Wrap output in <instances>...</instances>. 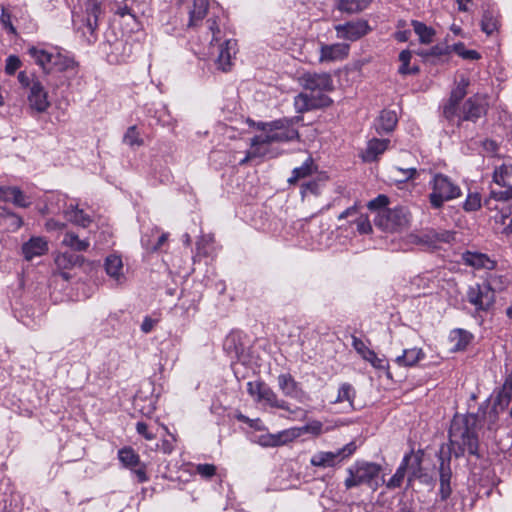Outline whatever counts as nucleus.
<instances>
[{
  "label": "nucleus",
  "mask_w": 512,
  "mask_h": 512,
  "mask_svg": "<svg viewBox=\"0 0 512 512\" xmlns=\"http://www.w3.org/2000/svg\"><path fill=\"white\" fill-rule=\"evenodd\" d=\"M256 126L261 133L251 139L250 149L245 159L241 161L242 164L248 159L256 157L275 158L282 153L275 146L276 144L300 140L299 132L294 127L292 119L284 118L271 122H258Z\"/></svg>",
  "instance_id": "1"
},
{
  "label": "nucleus",
  "mask_w": 512,
  "mask_h": 512,
  "mask_svg": "<svg viewBox=\"0 0 512 512\" xmlns=\"http://www.w3.org/2000/svg\"><path fill=\"white\" fill-rule=\"evenodd\" d=\"M469 85L470 79L466 75H457L455 87L452 89L449 99L443 105V115L449 122L457 125L464 121L476 122L485 115L486 106L480 96L474 95L462 103Z\"/></svg>",
  "instance_id": "2"
},
{
  "label": "nucleus",
  "mask_w": 512,
  "mask_h": 512,
  "mask_svg": "<svg viewBox=\"0 0 512 512\" xmlns=\"http://www.w3.org/2000/svg\"><path fill=\"white\" fill-rule=\"evenodd\" d=\"M300 85L311 92L300 93L294 98V107L298 113L329 106L331 98L325 95L334 89L333 80L329 73H304L299 78Z\"/></svg>",
  "instance_id": "3"
},
{
  "label": "nucleus",
  "mask_w": 512,
  "mask_h": 512,
  "mask_svg": "<svg viewBox=\"0 0 512 512\" xmlns=\"http://www.w3.org/2000/svg\"><path fill=\"white\" fill-rule=\"evenodd\" d=\"M450 453L456 458L466 452L476 455L478 450V437L468 419L454 418L449 429Z\"/></svg>",
  "instance_id": "4"
},
{
  "label": "nucleus",
  "mask_w": 512,
  "mask_h": 512,
  "mask_svg": "<svg viewBox=\"0 0 512 512\" xmlns=\"http://www.w3.org/2000/svg\"><path fill=\"white\" fill-rule=\"evenodd\" d=\"M224 12L219 4L215 1L210 2L209 0H194L193 7L189 12V22L187 26L194 28L208 16L206 21L208 31L213 35V41L221 40V24L220 18Z\"/></svg>",
  "instance_id": "5"
},
{
  "label": "nucleus",
  "mask_w": 512,
  "mask_h": 512,
  "mask_svg": "<svg viewBox=\"0 0 512 512\" xmlns=\"http://www.w3.org/2000/svg\"><path fill=\"white\" fill-rule=\"evenodd\" d=\"M102 14V0H86L84 14L73 18L76 31L89 45L98 40V20Z\"/></svg>",
  "instance_id": "6"
},
{
  "label": "nucleus",
  "mask_w": 512,
  "mask_h": 512,
  "mask_svg": "<svg viewBox=\"0 0 512 512\" xmlns=\"http://www.w3.org/2000/svg\"><path fill=\"white\" fill-rule=\"evenodd\" d=\"M431 192L428 196L433 209H441L445 202L459 198L462 195L460 186L449 176L435 173L429 181Z\"/></svg>",
  "instance_id": "7"
},
{
  "label": "nucleus",
  "mask_w": 512,
  "mask_h": 512,
  "mask_svg": "<svg viewBox=\"0 0 512 512\" xmlns=\"http://www.w3.org/2000/svg\"><path fill=\"white\" fill-rule=\"evenodd\" d=\"M382 468L379 464L367 461H356L347 468V474L344 481L346 489H352L360 485L373 486L377 485Z\"/></svg>",
  "instance_id": "8"
},
{
  "label": "nucleus",
  "mask_w": 512,
  "mask_h": 512,
  "mask_svg": "<svg viewBox=\"0 0 512 512\" xmlns=\"http://www.w3.org/2000/svg\"><path fill=\"white\" fill-rule=\"evenodd\" d=\"M410 218V212L406 207L396 206L379 211L375 224L384 231L394 232L407 228Z\"/></svg>",
  "instance_id": "9"
},
{
  "label": "nucleus",
  "mask_w": 512,
  "mask_h": 512,
  "mask_svg": "<svg viewBox=\"0 0 512 512\" xmlns=\"http://www.w3.org/2000/svg\"><path fill=\"white\" fill-rule=\"evenodd\" d=\"M467 301L474 306L476 312H488L495 303V290L488 282L469 286L466 292Z\"/></svg>",
  "instance_id": "10"
},
{
  "label": "nucleus",
  "mask_w": 512,
  "mask_h": 512,
  "mask_svg": "<svg viewBox=\"0 0 512 512\" xmlns=\"http://www.w3.org/2000/svg\"><path fill=\"white\" fill-rule=\"evenodd\" d=\"M221 40L213 41L211 35L210 46L212 53H217L216 64L218 69L227 72L232 66V57L237 52V42L232 38H227L225 32L221 29Z\"/></svg>",
  "instance_id": "11"
},
{
  "label": "nucleus",
  "mask_w": 512,
  "mask_h": 512,
  "mask_svg": "<svg viewBox=\"0 0 512 512\" xmlns=\"http://www.w3.org/2000/svg\"><path fill=\"white\" fill-rule=\"evenodd\" d=\"M356 448L355 442H350L336 451H319L311 457L310 464L319 468L335 467L349 458L356 451Z\"/></svg>",
  "instance_id": "12"
},
{
  "label": "nucleus",
  "mask_w": 512,
  "mask_h": 512,
  "mask_svg": "<svg viewBox=\"0 0 512 512\" xmlns=\"http://www.w3.org/2000/svg\"><path fill=\"white\" fill-rule=\"evenodd\" d=\"M118 459L126 469H129L136 477L139 483L149 480L147 475V465L140 460V456L131 447H124L118 451Z\"/></svg>",
  "instance_id": "13"
},
{
  "label": "nucleus",
  "mask_w": 512,
  "mask_h": 512,
  "mask_svg": "<svg viewBox=\"0 0 512 512\" xmlns=\"http://www.w3.org/2000/svg\"><path fill=\"white\" fill-rule=\"evenodd\" d=\"M28 107L32 112L44 113L50 107L48 92L39 79H35L27 94Z\"/></svg>",
  "instance_id": "14"
},
{
  "label": "nucleus",
  "mask_w": 512,
  "mask_h": 512,
  "mask_svg": "<svg viewBox=\"0 0 512 512\" xmlns=\"http://www.w3.org/2000/svg\"><path fill=\"white\" fill-rule=\"evenodd\" d=\"M334 28L337 38L349 41H356L367 35L371 30L366 20L349 21L338 24Z\"/></svg>",
  "instance_id": "15"
},
{
  "label": "nucleus",
  "mask_w": 512,
  "mask_h": 512,
  "mask_svg": "<svg viewBox=\"0 0 512 512\" xmlns=\"http://www.w3.org/2000/svg\"><path fill=\"white\" fill-rule=\"evenodd\" d=\"M421 459L417 455H414L413 451L406 454L402 459L401 464L397 468L395 474L387 482L389 489H395L402 485L407 469L412 471V475L416 476L417 470L420 467Z\"/></svg>",
  "instance_id": "16"
},
{
  "label": "nucleus",
  "mask_w": 512,
  "mask_h": 512,
  "mask_svg": "<svg viewBox=\"0 0 512 512\" xmlns=\"http://www.w3.org/2000/svg\"><path fill=\"white\" fill-rule=\"evenodd\" d=\"M257 402H265L271 407L285 410L293 415V417H290L291 419H304L306 417V412L303 409L300 407L291 408L288 402L279 399L276 393L267 385L264 387Z\"/></svg>",
  "instance_id": "17"
},
{
  "label": "nucleus",
  "mask_w": 512,
  "mask_h": 512,
  "mask_svg": "<svg viewBox=\"0 0 512 512\" xmlns=\"http://www.w3.org/2000/svg\"><path fill=\"white\" fill-rule=\"evenodd\" d=\"M277 382L278 387L284 396L294 399L299 403H303L308 399L307 393L290 374H280L277 378Z\"/></svg>",
  "instance_id": "18"
},
{
  "label": "nucleus",
  "mask_w": 512,
  "mask_h": 512,
  "mask_svg": "<svg viewBox=\"0 0 512 512\" xmlns=\"http://www.w3.org/2000/svg\"><path fill=\"white\" fill-rule=\"evenodd\" d=\"M350 45L346 43L324 44L320 43L319 62L341 61L348 57Z\"/></svg>",
  "instance_id": "19"
},
{
  "label": "nucleus",
  "mask_w": 512,
  "mask_h": 512,
  "mask_svg": "<svg viewBox=\"0 0 512 512\" xmlns=\"http://www.w3.org/2000/svg\"><path fill=\"white\" fill-rule=\"evenodd\" d=\"M82 262V256L70 252L59 253L54 259L56 273H58L64 280L68 281L71 278L69 271L74 267L81 265Z\"/></svg>",
  "instance_id": "20"
},
{
  "label": "nucleus",
  "mask_w": 512,
  "mask_h": 512,
  "mask_svg": "<svg viewBox=\"0 0 512 512\" xmlns=\"http://www.w3.org/2000/svg\"><path fill=\"white\" fill-rule=\"evenodd\" d=\"M352 346L357 353L360 354L364 360L368 361L374 368L386 369L388 367L385 360L379 358L377 354L373 350L369 349L361 339L354 336L352 338Z\"/></svg>",
  "instance_id": "21"
},
{
  "label": "nucleus",
  "mask_w": 512,
  "mask_h": 512,
  "mask_svg": "<svg viewBox=\"0 0 512 512\" xmlns=\"http://www.w3.org/2000/svg\"><path fill=\"white\" fill-rule=\"evenodd\" d=\"M356 391L349 383H342L338 389L337 397L332 404H344L342 412H350L354 410V399Z\"/></svg>",
  "instance_id": "22"
},
{
  "label": "nucleus",
  "mask_w": 512,
  "mask_h": 512,
  "mask_svg": "<svg viewBox=\"0 0 512 512\" xmlns=\"http://www.w3.org/2000/svg\"><path fill=\"white\" fill-rule=\"evenodd\" d=\"M48 250L47 241L42 237H33L22 246L26 260L45 254Z\"/></svg>",
  "instance_id": "23"
},
{
  "label": "nucleus",
  "mask_w": 512,
  "mask_h": 512,
  "mask_svg": "<svg viewBox=\"0 0 512 512\" xmlns=\"http://www.w3.org/2000/svg\"><path fill=\"white\" fill-rule=\"evenodd\" d=\"M28 54L44 71L52 70V63L55 53L49 52L43 48L31 46L28 48Z\"/></svg>",
  "instance_id": "24"
},
{
  "label": "nucleus",
  "mask_w": 512,
  "mask_h": 512,
  "mask_svg": "<svg viewBox=\"0 0 512 512\" xmlns=\"http://www.w3.org/2000/svg\"><path fill=\"white\" fill-rule=\"evenodd\" d=\"M398 122L397 114L392 110H383L375 122L378 134L389 133L394 130Z\"/></svg>",
  "instance_id": "25"
},
{
  "label": "nucleus",
  "mask_w": 512,
  "mask_h": 512,
  "mask_svg": "<svg viewBox=\"0 0 512 512\" xmlns=\"http://www.w3.org/2000/svg\"><path fill=\"white\" fill-rule=\"evenodd\" d=\"M389 143L390 141L388 139L374 138L370 140L364 152L363 159L367 162L375 161L387 150Z\"/></svg>",
  "instance_id": "26"
},
{
  "label": "nucleus",
  "mask_w": 512,
  "mask_h": 512,
  "mask_svg": "<svg viewBox=\"0 0 512 512\" xmlns=\"http://www.w3.org/2000/svg\"><path fill=\"white\" fill-rule=\"evenodd\" d=\"M371 0H337L336 8L342 13L358 14L366 10Z\"/></svg>",
  "instance_id": "27"
},
{
  "label": "nucleus",
  "mask_w": 512,
  "mask_h": 512,
  "mask_svg": "<svg viewBox=\"0 0 512 512\" xmlns=\"http://www.w3.org/2000/svg\"><path fill=\"white\" fill-rule=\"evenodd\" d=\"M425 353L421 348L405 349L402 355L396 357L395 362L401 367H411L424 359Z\"/></svg>",
  "instance_id": "28"
},
{
  "label": "nucleus",
  "mask_w": 512,
  "mask_h": 512,
  "mask_svg": "<svg viewBox=\"0 0 512 512\" xmlns=\"http://www.w3.org/2000/svg\"><path fill=\"white\" fill-rule=\"evenodd\" d=\"M66 219L77 225L81 226L83 228H86L90 225L92 222V218L90 215L84 212V210L79 209L78 206H70L65 212Z\"/></svg>",
  "instance_id": "29"
},
{
  "label": "nucleus",
  "mask_w": 512,
  "mask_h": 512,
  "mask_svg": "<svg viewBox=\"0 0 512 512\" xmlns=\"http://www.w3.org/2000/svg\"><path fill=\"white\" fill-rule=\"evenodd\" d=\"M105 270L110 277L119 282L123 278V262L121 257L114 254L109 255L105 259Z\"/></svg>",
  "instance_id": "30"
},
{
  "label": "nucleus",
  "mask_w": 512,
  "mask_h": 512,
  "mask_svg": "<svg viewBox=\"0 0 512 512\" xmlns=\"http://www.w3.org/2000/svg\"><path fill=\"white\" fill-rule=\"evenodd\" d=\"M77 62L70 56L56 52L53 58L52 69L59 72H76Z\"/></svg>",
  "instance_id": "31"
},
{
  "label": "nucleus",
  "mask_w": 512,
  "mask_h": 512,
  "mask_svg": "<svg viewBox=\"0 0 512 512\" xmlns=\"http://www.w3.org/2000/svg\"><path fill=\"white\" fill-rule=\"evenodd\" d=\"M62 244L78 252H84L90 246V242L87 239H80L79 236L73 232L65 233Z\"/></svg>",
  "instance_id": "32"
},
{
  "label": "nucleus",
  "mask_w": 512,
  "mask_h": 512,
  "mask_svg": "<svg viewBox=\"0 0 512 512\" xmlns=\"http://www.w3.org/2000/svg\"><path fill=\"white\" fill-rule=\"evenodd\" d=\"M512 176V164L503 163L496 167L493 172V182L500 187H508L509 179Z\"/></svg>",
  "instance_id": "33"
},
{
  "label": "nucleus",
  "mask_w": 512,
  "mask_h": 512,
  "mask_svg": "<svg viewBox=\"0 0 512 512\" xmlns=\"http://www.w3.org/2000/svg\"><path fill=\"white\" fill-rule=\"evenodd\" d=\"M471 340V334L463 329H455L450 333V341L453 343V350L459 351L466 348Z\"/></svg>",
  "instance_id": "34"
},
{
  "label": "nucleus",
  "mask_w": 512,
  "mask_h": 512,
  "mask_svg": "<svg viewBox=\"0 0 512 512\" xmlns=\"http://www.w3.org/2000/svg\"><path fill=\"white\" fill-rule=\"evenodd\" d=\"M412 26L414 29V32L418 35L419 40L422 44H430L433 42V38L435 35V31L433 28L428 27L424 23L413 20Z\"/></svg>",
  "instance_id": "35"
},
{
  "label": "nucleus",
  "mask_w": 512,
  "mask_h": 512,
  "mask_svg": "<svg viewBox=\"0 0 512 512\" xmlns=\"http://www.w3.org/2000/svg\"><path fill=\"white\" fill-rule=\"evenodd\" d=\"M314 162L312 157H308L302 166L294 168L292 171V176L288 179V182L293 184L298 180L308 177L313 173Z\"/></svg>",
  "instance_id": "36"
},
{
  "label": "nucleus",
  "mask_w": 512,
  "mask_h": 512,
  "mask_svg": "<svg viewBox=\"0 0 512 512\" xmlns=\"http://www.w3.org/2000/svg\"><path fill=\"white\" fill-rule=\"evenodd\" d=\"M299 437V430L295 427L285 429L274 434L275 447L286 445Z\"/></svg>",
  "instance_id": "37"
},
{
  "label": "nucleus",
  "mask_w": 512,
  "mask_h": 512,
  "mask_svg": "<svg viewBox=\"0 0 512 512\" xmlns=\"http://www.w3.org/2000/svg\"><path fill=\"white\" fill-rule=\"evenodd\" d=\"M512 387L504 385L503 388L499 391L498 395L494 401V409L504 410L510 403L511 400Z\"/></svg>",
  "instance_id": "38"
},
{
  "label": "nucleus",
  "mask_w": 512,
  "mask_h": 512,
  "mask_svg": "<svg viewBox=\"0 0 512 512\" xmlns=\"http://www.w3.org/2000/svg\"><path fill=\"white\" fill-rule=\"evenodd\" d=\"M466 262L475 268H493V262L484 254L470 253Z\"/></svg>",
  "instance_id": "39"
},
{
  "label": "nucleus",
  "mask_w": 512,
  "mask_h": 512,
  "mask_svg": "<svg viewBox=\"0 0 512 512\" xmlns=\"http://www.w3.org/2000/svg\"><path fill=\"white\" fill-rule=\"evenodd\" d=\"M481 208V195L478 192L468 193L463 203V209L466 212H474Z\"/></svg>",
  "instance_id": "40"
},
{
  "label": "nucleus",
  "mask_w": 512,
  "mask_h": 512,
  "mask_svg": "<svg viewBox=\"0 0 512 512\" xmlns=\"http://www.w3.org/2000/svg\"><path fill=\"white\" fill-rule=\"evenodd\" d=\"M295 429L299 430V437L305 433L319 436L323 433V424L318 420H313L302 427H295Z\"/></svg>",
  "instance_id": "41"
},
{
  "label": "nucleus",
  "mask_w": 512,
  "mask_h": 512,
  "mask_svg": "<svg viewBox=\"0 0 512 512\" xmlns=\"http://www.w3.org/2000/svg\"><path fill=\"white\" fill-rule=\"evenodd\" d=\"M411 52L409 50H403L399 54V60L401 62V66L399 67L400 74H412L418 72V68H410V60H411Z\"/></svg>",
  "instance_id": "42"
},
{
  "label": "nucleus",
  "mask_w": 512,
  "mask_h": 512,
  "mask_svg": "<svg viewBox=\"0 0 512 512\" xmlns=\"http://www.w3.org/2000/svg\"><path fill=\"white\" fill-rule=\"evenodd\" d=\"M124 142L129 146H141L143 145V140L140 137L139 132L137 131L136 126H131L127 129L124 138Z\"/></svg>",
  "instance_id": "43"
},
{
  "label": "nucleus",
  "mask_w": 512,
  "mask_h": 512,
  "mask_svg": "<svg viewBox=\"0 0 512 512\" xmlns=\"http://www.w3.org/2000/svg\"><path fill=\"white\" fill-rule=\"evenodd\" d=\"M453 49L460 57L466 60H478L481 58V55L476 50L466 49L463 43L454 44Z\"/></svg>",
  "instance_id": "44"
},
{
  "label": "nucleus",
  "mask_w": 512,
  "mask_h": 512,
  "mask_svg": "<svg viewBox=\"0 0 512 512\" xmlns=\"http://www.w3.org/2000/svg\"><path fill=\"white\" fill-rule=\"evenodd\" d=\"M482 31L487 35H491L497 30V20L489 12H485L481 21Z\"/></svg>",
  "instance_id": "45"
},
{
  "label": "nucleus",
  "mask_w": 512,
  "mask_h": 512,
  "mask_svg": "<svg viewBox=\"0 0 512 512\" xmlns=\"http://www.w3.org/2000/svg\"><path fill=\"white\" fill-rule=\"evenodd\" d=\"M440 484H450L451 479V470L449 467L450 458L448 457L447 463L445 462V459L440 456Z\"/></svg>",
  "instance_id": "46"
},
{
  "label": "nucleus",
  "mask_w": 512,
  "mask_h": 512,
  "mask_svg": "<svg viewBox=\"0 0 512 512\" xmlns=\"http://www.w3.org/2000/svg\"><path fill=\"white\" fill-rule=\"evenodd\" d=\"M388 204H389V198L384 194H380L376 198L369 201L367 204V207H368V209H370L372 211L373 210L381 211L383 209H387L386 206Z\"/></svg>",
  "instance_id": "47"
},
{
  "label": "nucleus",
  "mask_w": 512,
  "mask_h": 512,
  "mask_svg": "<svg viewBox=\"0 0 512 512\" xmlns=\"http://www.w3.org/2000/svg\"><path fill=\"white\" fill-rule=\"evenodd\" d=\"M356 229L360 234H369L372 232V226L367 215H360L355 220Z\"/></svg>",
  "instance_id": "48"
},
{
  "label": "nucleus",
  "mask_w": 512,
  "mask_h": 512,
  "mask_svg": "<svg viewBox=\"0 0 512 512\" xmlns=\"http://www.w3.org/2000/svg\"><path fill=\"white\" fill-rule=\"evenodd\" d=\"M21 67V60L16 55H10L6 59L5 73L14 75L15 72Z\"/></svg>",
  "instance_id": "49"
},
{
  "label": "nucleus",
  "mask_w": 512,
  "mask_h": 512,
  "mask_svg": "<svg viewBox=\"0 0 512 512\" xmlns=\"http://www.w3.org/2000/svg\"><path fill=\"white\" fill-rule=\"evenodd\" d=\"M0 22L9 33L16 34V28L12 24L11 14L5 7H1Z\"/></svg>",
  "instance_id": "50"
},
{
  "label": "nucleus",
  "mask_w": 512,
  "mask_h": 512,
  "mask_svg": "<svg viewBox=\"0 0 512 512\" xmlns=\"http://www.w3.org/2000/svg\"><path fill=\"white\" fill-rule=\"evenodd\" d=\"M265 386H266V384L263 382L250 381L247 383V391H248L249 395H251L256 401H258Z\"/></svg>",
  "instance_id": "51"
},
{
  "label": "nucleus",
  "mask_w": 512,
  "mask_h": 512,
  "mask_svg": "<svg viewBox=\"0 0 512 512\" xmlns=\"http://www.w3.org/2000/svg\"><path fill=\"white\" fill-rule=\"evenodd\" d=\"M12 203L18 207L26 208L31 202L28 197L17 187L12 197Z\"/></svg>",
  "instance_id": "52"
},
{
  "label": "nucleus",
  "mask_w": 512,
  "mask_h": 512,
  "mask_svg": "<svg viewBox=\"0 0 512 512\" xmlns=\"http://www.w3.org/2000/svg\"><path fill=\"white\" fill-rule=\"evenodd\" d=\"M196 472L204 478H211L216 473V466L213 464H198L196 466Z\"/></svg>",
  "instance_id": "53"
},
{
  "label": "nucleus",
  "mask_w": 512,
  "mask_h": 512,
  "mask_svg": "<svg viewBox=\"0 0 512 512\" xmlns=\"http://www.w3.org/2000/svg\"><path fill=\"white\" fill-rule=\"evenodd\" d=\"M301 193L303 196L308 193L318 195L320 193V185L316 181H310L302 185Z\"/></svg>",
  "instance_id": "54"
},
{
  "label": "nucleus",
  "mask_w": 512,
  "mask_h": 512,
  "mask_svg": "<svg viewBox=\"0 0 512 512\" xmlns=\"http://www.w3.org/2000/svg\"><path fill=\"white\" fill-rule=\"evenodd\" d=\"M136 431L138 434L142 435L146 440H153L156 435L152 433L145 422H137Z\"/></svg>",
  "instance_id": "55"
},
{
  "label": "nucleus",
  "mask_w": 512,
  "mask_h": 512,
  "mask_svg": "<svg viewBox=\"0 0 512 512\" xmlns=\"http://www.w3.org/2000/svg\"><path fill=\"white\" fill-rule=\"evenodd\" d=\"M168 240V234L166 233H163L159 238H158V241L156 244L154 245H150L149 243H147L144 239L142 240V243L143 245L145 246V248L147 250H149L150 252H156L157 250H159L163 245L164 243H166Z\"/></svg>",
  "instance_id": "56"
},
{
  "label": "nucleus",
  "mask_w": 512,
  "mask_h": 512,
  "mask_svg": "<svg viewBox=\"0 0 512 512\" xmlns=\"http://www.w3.org/2000/svg\"><path fill=\"white\" fill-rule=\"evenodd\" d=\"M17 78L21 86L28 89H30L34 80L38 79L34 75L29 76L25 71L19 72Z\"/></svg>",
  "instance_id": "57"
},
{
  "label": "nucleus",
  "mask_w": 512,
  "mask_h": 512,
  "mask_svg": "<svg viewBox=\"0 0 512 512\" xmlns=\"http://www.w3.org/2000/svg\"><path fill=\"white\" fill-rule=\"evenodd\" d=\"M483 150L490 154V155H496L499 149L498 143L491 139H486L482 142Z\"/></svg>",
  "instance_id": "58"
},
{
  "label": "nucleus",
  "mask_w": 512,
  "mask_h": 512,
  "mask_svg": "<svg viewBox=\"0 0 512 512\" xmlns=\"http://www.w3.org/2000/svg\"><path fill=\"white\" fill-rule=\"evenodd\" d=\"M17 187L3 186L0 187V200L12 202V197Z\"/></svg>",
  "instance_id": "59"
},
{
  "label": "nucleus",
  "mask_w": 512,
  "mask_h": 512,
  "mask_svg": "<svg viewBox=\"0 0 512 512\" xmlns=\"http://www.w3.org/2000/svg\"><path fill=\"white\" fill-rule=\"evenodd\" d=\"M438 238H439V231H436V230L427 231L422 236L423 241H425L431 245H436V244L440 243L438 241Z\"/></svg>",
  "instance_id": "60"
},
{
  "label": "nucleus",
  "mask_w": 512,
  "mask_h": 512,
  "mask_svg": "<svg viewBox=\"0 0 512 512\" xmlns=\"http://www.w3.org/2000/svg\"><path fill=\"white\" fill-rule=\"evenodd\" d=\"M438 238H439V231H436V230L427 231L422 236L423 241H425L431 245H436V244L440 243L438 241Z\"/></svg>",
  "instance_id": "61"
},
{
  "label": "nucleus",
  "mask_w": 512,
  "mask_h": 512,
  "mask_svg": "<svg viewBox=\"0 0 512 512\" xmlns=\"http://www.w3.org/2000/svg\"><path fill=\"white\" fill-rule=\"evenodd\" d=\"M157 322V319H152L151 317L146 316L141 324V331L145 334L150 333Z\"/></svg>",
  "instance_id": "62"
},
{
  "label": "nucleus",
  "mask_w": 512,
  "mask_h": 512,
  "mask_svg": "<svg viewBox=\"0 0 512 512\" xmlns=\"http://www.w3.org/2000/svg\"><path fill=\"white\" fill-rule=\"evenodd\" d=\"M258 443L263 447H275L274 434H264L259 436Z\"/></svg>",
  "instance_id": "63"
},
{
  "label": "nucleus",
  "mask_w": 512,
  "mask_h": 512,
  "mask_svg": "<svg viewBox=\"0 0 512 512\" xmlns=\"http://www.w3.org/2000/svg\"><path fill=\"white\" fill-rule=\"evenodd\" d=\"M491 196L494 199L499 200V201H507L512 198V186L510 187V189H508L506 191H500V192L492 191Z\"/></svg>",
  "instance_id": "64"
}]
</instances>
